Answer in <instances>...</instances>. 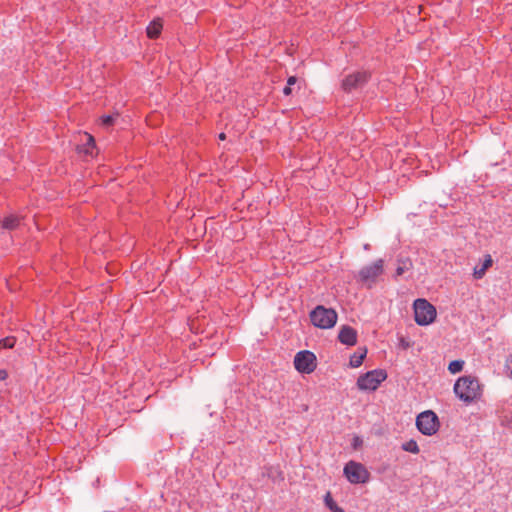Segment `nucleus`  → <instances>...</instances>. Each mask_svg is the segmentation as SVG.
I'll use <instances>...</instances> for the list:
<instances>
[{
  "instance_id": "obj_1",
  "label": "nucleus",
  "mask_w": 512,
  "mask_h": 512,
  "mask_svg": "<svg viewBox=\"0 0 512 512\" xmlns=\"http://www.w3.org/2000/svg\"><path fill=\"white\" fill-rule=\"evenodd\" d=\"M454 392L460 400L470 403L481 396L482 390L477 378L463 376L454 384Z\"/></svg>"
},
{
  "instance_id": "obj_2",
  "label": "nucleus",
  "mask_w": 512,
  "mask_h": 512,
  "mask_svg": "<svg viewBox=\"0 0 512 512\" xmlns=\"http://www.w3.org/2000/svg\"><path fill=\"white\" fill-rule=\"evenodd\" d=\"M337 313L334 309L317 306L310 313V319L314 326L320 329H330L337 322Z\"/></svg>"
},
{
  "instance_id": "obj_3",
  "label": "nucleus",
  "mask_w": 512,
  "mask_h": 512,
  "mask_svg": "<svg viewBox=\"0 0 512 512\" xmlns=\"http://www.w3.org/2000/svg\"><path fill=\"white\" fill-rule=\"evenodd\" d=\"M414 318L415 322L420 326H426L434 322L436 319V309L426 299H417L414 301Z\"/></svg>"
},
{
  "instance_id": "obj_4",
  "label": "nucleus",
  "mask_w": 512,
  "mask_h": 512,
  "mask_svg": "<svg viewBox=\"0 0 512 512\" xmlns=\"http://www.w3.org/2000/svg\"><path fill=\"white\" fill-rule=\"evenodd\" d=\"M344 475L352 484H364L370 478L369 471L359 462L349 461L344 467Z\"/></svg>"
},
{
  "instance_id": "obj_5",
  "label": "nucleus",
  "mask_w": 512,
  "mask_h": 512,
  "mask_svg": "<svg viewBox=\"0 0 512 512\" xmlns=\"http://www.w3.org/2000/svg\"><path fill=\"white\" fill-rule=\"evenodd\" d=\"M386 378L387 374L384 370H372L358 378L357 387L363 391H374Z\"/></svg>"
},
{
  "instance_id": "obj_6",
  "label": "nucleus",
  "mask_w": 512,
  "mask_h": 512,
  "mask_svg": "<svg viewBox=\"0 0 512 512\" xmlns=\"http://www.w3.org/2000/svg\"><path fill=\"white\" fill-rule=\"evenodd\" d=\"M416 426L422 434L431 436L439 429V419L433 411L427 410L417 416Z\"/></svg>"
},
{
  "instance_id": "obj_7",
  "label": "nucleus",
  "mask_w": 512,
  "mask_h": 512,
  "mask_svg": "<svg viewBox=\"0 0 512 512\" xmlns=\"http://www.w3.org/2000/svg\"><path fill=\"white\" fill-rule=\"evenodd\" d=\"M294 366L300 373L310 374L316 369V357L310 351H300L295 355Z\"/></svg>"
},
{
  "instance_id": "obj_8",
  "label": "nucleus",
  "mask_w": 512,
  "mask_h": 512,
  "mask_svg": "<svg viewBox=\"0 0 512 512\" xmlns=\"http://www.w3.org/2000/svg\"><path fill=\"white\" fill-rule=\"evenodd\" d=\"M383 260L379 259L373 264L363 267L359 272V278L363 283L372 284L376 281L377 277L383 273Z\"/></svg>"
},
{
  "instance_id": "obj_9",
  "label": "nucleus",
  "mask_w": 512,
  "mask_h": 512,
  "mask_svg": "<svg viewBox=\"0 0 512 512\" xmlns=\"http://www.w3.org/2000/svg\"><path fill=\"white\" fill-rule=\"evenodd\" d=\"M370 78V74L366 71H357L352 74L347 75L342 81V88L346 92H350L353 89H356L362 85H364L368 79Z\"/></svg>"
},
{
  "instance_id": "obj_10",
  "label": "nucleus",
  "mask_w": 512,
  "mask_h": 512,
  "mask_svg": "<svg viewBox=\"0 0 512 512\" xmlns=\"http://www.w3.org/2000/svg\"><path fill=\"white\" fill-rule=\"evenodd\" d=\"M338 339L342 344L353 346L357 342V332L350 326H342L339 331Z\"/></svg>"
},
{
  "instance_id": "obj_11",
  "label": "nucleus",
  "mask_w": 512,
  "mask_h": 512,
  "mask_svg": "<svg viewBox=\"0 0 512 512\" xmlns=\"http://www.w3.org/2000/svg\"><path fill=\"white\" fill-rule=\"evenodd\" d=\"M81 136L85 138V143L77 145V152L92 156L96 148L93 136L88 133H83Z\"/></svg>"
},
{
  "instance_id": "obj_12",
  "label": "nucleus",
  "mask_w": 512,
  "mask_h": 512,
  "mask_svg": "<svg viewBox=\"0 0 512 512\" xmlns=\"http://www.w3.org/2000/svg\"><path fill=\"white\" fill-rule=\"evenodd\" d=\"M162 28L163 25L160 19L153 20L146 29L147 36L151 39L157 38L160 35Z\"/></svg>"
},
{
  "instance_id": "obj_13",
  "label": "nucleus",
  "mask_w": 512,
  "mask_h": 512,
  "mask_svg": "<svg viewBox=\"0 0 512 512\" xmlns=\"http://www.w3.org/2000/svg\"><path fill=\"white\" fill-rule=\"evenodd\" d=\"M492 263H493V260H492L491 255H486L482 266L474 268L473 276L476 279H481L485 275L487 269H489L492 266Z\"/></svg>"
},
{
  "instance_id": "obj_14",
  "label": "nucleus",
  "mask_w": 512,
  "mask_h": 512,
  "mask_svg": "<svg viewBox=\"0 0 512 512\" xmlns=\"http://www.w3.org/2000/svg\"><path fill=\"white\" fill-rule=\"evenodd\" d=\"M366 354L367 350L365 348L359 349L350 357V366L353 368L359 367L362 364Z\"/></svg>"
},
{
  "instance_id": "obj_15",
  "label": "nucleus",
  "mask_w": 512,
  "mask_h": 512,
  "mask_svg": "<svg viewBox=\"0 0 512 512\" xmlns=\"http://www.w3.org/2000/svg\"><path fill=\"white\" fill-rule=\"evenodd\" d=\"M20 225V218L16 215L6 216L2 221V227L8 230H14Z\"/></svg>"
},
{
  "instance_id": "obj_16",
  "label": "nucleus",
  "mask_w": 512,
  "mask_h": 512,
  "mask_svg": "<svg viewBox=\"0 0 512 512\" xmlns=\"http://www.w3.org/2000/svg\"><path fill=\"white\" fill-rule=\"evenodd\" d=\"M413 264L409 258L399 259L398 267L396 269V275L401 276L406 271H409L412 268Z\"/></svg>"
},
{
  "instance_id": "obj_17",
  "label": "nucleus",
  "mask_w": 512,
  "mask_h": 512,
  "mask_svg": "<svg viewBox=\"0 0 512 512\" xmlns=\"http://www.w3.org/2000/svg\"><path fill=\"white\" fill-rule=\"evenodd\" d=\"M324 502L326 506L330 509L331 512H345L344 509L339 507L336 502L333 500L331 493L327 492L324 497Z\"/></svg>"
},
{
  "instance_id": "obj_18",
  "label": "nucleus",
  "mask_w": 512,
  "mask_h": 512,
  "mask_svg": "<svg viewBox=\"0 0 512 512\" xmlns=\"http://www.w3.org/2000/svg\"><path fill=\"white\" fill-rule=\"evenodd\" d=\"M463 366H464L463 360H454L449 363L448 371L451 374H456V373H459L460 371H462Z\"/></svg>"
},
{
  "instance_id": "obj_19",
  "label": "nucleus",
  "mask_w": 512,
  "mask_h": 512,
  "mask_svg": "<svg viewBox=\"0 0 512 512\" xmlns=\"http://www.w3.org/2000/svg\"><path fill=\"white\" fill-rule=\"evenodd\" d=\"M402 449L413 454L419 453V446L415 440H409L402 444Z\"/></svg>"
},
{
  "instance_id": "obj_20",
  "label": "nucleus",
  "mask_w": 512,
  "mask_h": 512,
  "mask_svg": "<svg viewBox=\"0 0 512 512\" xmlns=\"http://www.w3.org/2000/svg\"><path fill=\"white\" fill-rule=\"evenodd\" d=\"M16 343L14 337H6L0 340V349L13 348Z\"/></svg>"
},
{
  "instance_id": "obj_21",
  "label": "nucleus",
  "mask_w": 512,
  "mask_h": 512,
  "mask_svg": "<svg viewBox=\"0 0 512 512\" xmlns=\"http://www.w3.org/2000/svg\"><path fill=\"white\" fill-rule=\"evenodd\" d=\"M296 82H297V78H296L295 76H291V77H289V78H288V80H287V85H286V87L283 89V93H284L285 95H290V94L292 93V88H291V86H292V85H294V84H296Z\"/></svg>"
},
{
  "instance_id": "obj_22",
  "label": "nucleus",
  "mask_w": 512,
  "mask_h": 512,
  "mask_svg": "<svg viewBox=\"0 0 512 512\" xmlns=\"http://www.w3.org/2000/svg\"><path fill=\"white\" fill-rule=\"evenodd\" d=\"M508 376L512 379V354L507 358L505 364Z\"/></svg>"
},
{
  "instance_id": "obj_23",
  "label": "nucleus",
  "mask_w": 512,
  "mask_h": 512,
  "mask_svg": "<svg viewBox=\"0 0 512 512\" xmlns=\"http://www.w3.org/2000/svg\"><path fill=\"white\" fill-rule=\"evenodd\" d=\"M352 445H353L354 449L359 448L362 445V439L359 436H355L353 438Z\"/></svg>"
},
{
  "instance_id": "obj_24",
  "label": "nucleus",
  "mask_w": 512,
  "mask_h": 512,
  "mask_svg": "<svg viewBox=\"0 0 512 512\" xmlns=\"http://www.w3.org/2000/svg\"><path fill=\"white\" fill-rule=\"evenodd\" d=\"M113 121H114V118L112 116L107 115V116L102 117V123L104 125H111L113 123Z\"/></svg>"
},
{
  "instance_id": "obj_25",
  "label": "nucleus",
  "mask_w": 512,
  "mask_h": 512,
  "mask_svg": "<svg viewBox=\"0 0 512 512\" xmlns=\"http://www.w3.org/2000/svg\"><path fill=\"white\" fill-rule=\"evenodd\" d=\"M8 374L5 370H0V380H5Z\"/></svg>"
},
{
  "instance_id": "obj_26",
  "label": "nucleus",
  "mask_w": 512,
  "mask_h": 512,
  "mask_svg": "<svg viewBox=\"0 0 512 512\" xmlns=\"http://www.w3.org/2000/svg\"><path fill=\"white\" fill-rule=\"evenodd\" d=\"M219 139H220V140H225V139H226V135H225V133H220V134H219Z\"/></svg>"
},
{
  "instance_id": "obj_27",
  "label": "nucleus",
  "mask_w": 512,
  "mask_h": 512,
  "mask_svg": "<svg viewBox=\"0 0 512 512\" xmlns=\"http://www.w3.org/2000/svg\"><path fill=\"white\" fill-rule=\"evenodd\" d=\"M401 344L404 348H407L409 345L404 341V339L401 340Z\"/></svg>"
}]
</instances>
